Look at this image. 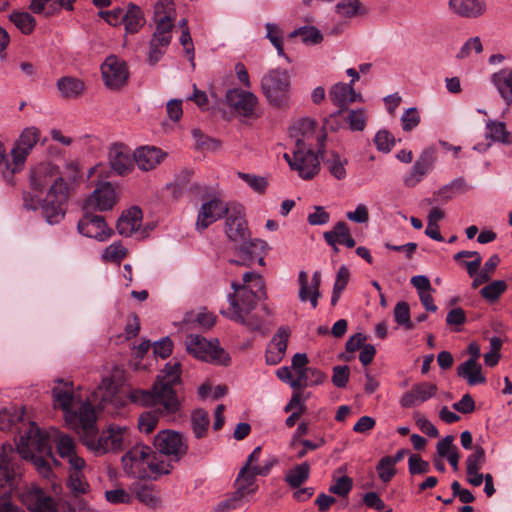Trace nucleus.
Returning a JSON list of instances; mask_svg holds the SVG:
<instances>
[{
  "label": "nucleus",
  "instance_id": "nucleus-32",
  "mask_svg": "<svg viewBox=\"0 0 512 512\" xmlns=\"http://www.w3.org/2000/svg\"><path fill=\"white\" fill-rule=\"evenodd\" d=\"M491 81L502 99L508 105L512 104V68H504L494 73Z\"/></svg>",
  "mask_w": 512,
  "mask_h": 512
},
{
  "label": "nucleus",
  "instance_id": "nucleus-54",
  "mask_svg": "<svg viewBox=\"0 0 512 512\" xmlns=\"http://www.w3.org/2000/svg\"><path fill=\"white\" fill-rule=\"evenodd\" d=\"M376 471L380 480L384 483L389 482L396 474V468L390 460V456H385L380 459L376 466Z\"/></svg>",
  "mask_w": 512,
  "mask_h": 512
},
{
  "label": "nucleus",
  "instance_id": "nucleus-18",
  "mask_svg": "<svg viewBox=\"0 0 512 512\" xmlns=\"http://www.w3.org/2000/svg\"><path fill=\"white\" fill-rule=\"evenodd\" d=\"M230 208L231 203H226L219 198H213L204 202L197 215L196 229L198 231L205 230L224 215L227 216Z\"/></svg>",
  "mask_w": 512,
  "mask_h": 512
},
{
  "label": "nucleus",
  "instance_id": "nucleus-64",
  "mask_svg": "<svg viewBox=\"0 0 512 512\" xmlns=\"http://www.w3.org/2000/svg\"><path fill=\"white\" fill-rule=\"evenodd\" d=\"M394 141V137L387 130H380L374 139L377 149L385 153H388L392 149Z\"/></svg>",
  "mask_w": 512,
  "mask_h": 512
},
{
  "label": "nucleus",
  "instance_id": "nucleus-38",
  "mask_svg": "<svg viewBox=\"0 0 512 512\" xmlns=\"http://www.w3.org/2000/svg\"><path fill=\"white\" fill-rule=\"evenodd\" d=\"M143 13L137 5L130 3L125 10L123 25L126 33H137L144 25Z\"/></svg>",
  "mask_w": 512,
  "mask_h": 512
},
{
  "label": "nucleus",
  "instance_id": "nucleus-59",
  "mask_svg": "<svg viewBox=\"0 0 512 512\" xmlns=\"http://www.w3.org/2000/svg\"><path fill=\"white\" fill-rule=\"evenodd\" d=\"M169 44L168 43H160L159 41H155L154 38H151L149 42V52H148V62L151 65H155L159 62L162 56L165 54Z\"/></svg>",
  "mask_w": 512,
  "mask_h": 512
},
{
  "label": "nucleus",
  "instance_id": "nucleus-63",
  "mask_svg": "<svg viewBox=\"0 0 512 512\" xmlns=\"http://www.w3.org/2000/svg\"><path fill=\"white\" fill-rule=\"evenodd\" d=\"M238 176L258 193H263L267 188L268 182L264 177L242 172H239Z\"/></svg>",
  "mask_w": 512,
  "mask_h": 512
},
{
  "label": "nucleus",
  "instance_id": "nucleus-37",
  "mask_svg": "<svg viewBox=\"0 0 512 512\" xmlns=\"http://www.w3.org/2000/svg\"><path fill=\"white\" fill-rule=\"evenodd\" d=\"M258 476L254 474V470L242 467L238 473L236 479V492L248 499V496L254 494L257 491V485L255 484V478Z\"/></svg>",
  "mask_w": 512,
  "mask_h": 512
},
{
  "label": "nucleus",
  "instance_id": "nucleus-24",
  "mask_svg": "<svg viewBox=\"0 0 512 512\" xmlns=\"http://www.w3.org/2000/svg\"><path fill=\"white\" fill-rule=\"evenodd\" d=\"M109 162L118 175H126L134 168L131 150L124 144H113L109 150Z\"/></svg>",
  "mask_w": 512,
  "mask_h": 512
},
{
  "label": "nucleus",
  "instance_id": "nucleus-19",
  "mask_svg": "<svg viewBox=\"0 0 512 512\" xmlns=\"http://www.w3.org/2000/svg\"><path fill=\"white\" fill-rule=\"evenodd\" d=\"M77 228L82 235L95 238L98 241H105L113 234V230L108 227L104 217L88 211L79 220Z\"/></svg>",
  "mask_w": 512,
  "mask_h": 512
},
{
  "label": "nucleus",
  "instance_id": "nucleus-42",
  "mask_svg": "<svg viewBox=\"0 0 512 512\" xmlns=\"http://www.w3.org/2000/svg\"><path fill=\"white\" fill-rule=\"evenodd\" d=\"M309 474L310 466L304 462L289 470L284 479L290 487L298 488L308 479Z\"/></svg>",
  "mask_w": 512,
  "mask_h": 512
},
{
  "label": "nucleus",
  "instance_id": "nucleus-2",
  "mask_svg": "<svg viewBox=\"0 0 512 512\" xmlns=\"http://www.w3.org/2000/svg\"><path fill=\"white\" fill-rule=\"evenodd\" d=\"M181 382V365L178 361L168 362L161 370L151 390H132L129 398L132 402L152 407L142 413L138 419L141 432L151 433L161 417L172 419L180 410L181 403L174 386Z\"/></svg>",
  "mask_w": 512,
  "mask_h": 512
},
{
  "label": "nucleus",
  "instance_id": "nucleus-20",
  "mask_svg": "<svg viewBox=\"0 0 512 512\" xmlns=\"http://www.w3.org/2000/svg\"><path fill=\"white\" fill-rule=\"evenodd\" d=\"M117 202L115 188L109 182L99 184L85 202L84 209H95L107 211L114 207Z\"/></svg>",
  "mask_w": 512,
  "mask_h": 512
},
{
  "label": "nucleus",
  "instance_id": "nucleus-21",
  "mask_svg": "<svg viewBox=\"0 0 512 512\" xmlns=\"http://www.w3.org/2000/svg\"><path fill=\"white\" fill-rule=\"evenodd\" d=\"M438 391V387L434 383L421 382L414 384L411 389L405 392L400 398V406L402 408H412L418 406L430 398L434 397Z\"/></svg>",
  "mask_w": 512,
  "mask_h": 512
},
{
  "label": "nucleus",
  "instance_id": "nucleus-47",
  "mask_svg": "<svg viewBox=\"0 0 512 512\" xmlns=\"http://www.w3.org/2000/svg\"><path fill=\"white\" fill-rule=\"evenodd\" d=\"M350 230L347 224L343 221H340L335 224L332 230L324 232L325 241L332 247H335V244H341L342 241L349 236Z\"/></svg>",
  "mask_w": 512,
  "mask_h": 512
},
{
  "label": "nucleus",
  "instance_id": "nucleus-61",
  "mask_svg": "<svg viewBox=\"0 0 512 512\" xmlns=\"http://www.w3.org/2000/svg\"><path fill=\"white\" fill-rule=\"evenodd\" d=\"M353 487V480L348 476H342L336 479L334 484L329 487V492L338 496H347Z\"/></svg>",
  "mask_w": 512,
  "mask_h": 512
},
{
  "label": "nucleus",
  "instance_id": "nucleus-57",
  "mask_svg": "<svg viewBox=\"0 0 512 512\" xmlns=\"http://www.w3.org/2000/svg\"><path fill=\"white\" fill-rule=\"evenodd\" d=\"M301 36L302 41L305 43L317 44L320 43L323 39L322 34L315 27H303L298 30L293 31L290 36Z\"/></svg>",
  "mask_w": 512,
  "mask_h": 512
},
{
  "label": "nucleus",
  "instance_id": "nucleus-17",
  "mask_svg": "<svg viewBox=\"0 0 512 512\" xmlns=\"http://www.w3.org/2000/svg\"><path fill=\"white\" fill-rule=\"evenodd\" d=\"M22 473L12 457L0 453V493L12 494L20 489Z\"/></svg>",
  "mask_w": 512,
  "mask_h": 512
},
{
  "label": "nucleus",
  "instance_id": "nucleus-41",
  "mask_svg": "<svg viewBox=\"0 0 512 512\" xmlns=\"http://www.w3.org/2000/svg\"><path fill=\"white\" fill-rule=\"evenodd\" d=\"M210 419L208 412L204 409H196L191 414V426L194 436L201 439L206 436Z\"/></svg>",
  "mask_w": 512,
  "mask_h": 512
},
{
  "label": "nucleus",
  "instance_id": "nucleus-27",
  "mask_svg": "<svg viewBox=\"0 0 512 512\" xmlns=\"http://www.w3.org/2000/svg\"><path fill=\"white\" fill-rule=\"evenodd\" d=\"M450 11L466 19H476L484 15L487 9L485 0H449Z\"/></svg>",
  "mask_w": 512,
  "mask_h": 512
},
{
  "label": "nucleus",
  "instance_id": "nucleus-33",
  "mask_svg": "<svg viewBox=\"0 0 512 512\" xmlns=\"http://www.w3.org/2000/svg\"><path fill=\"white\" fill-rule=\"evenodd\" d=\"M457 375L467 381L470 386L486 383L482 366L474 360H466L457 367Z\"/></svg>",
  "mask_w": 512,
  "mask_h": 512
},
{
  "label": "nucleus",
  "instance_id": "nucleus-5",
  "mask_svg": "<svg viewBox=\"0 0 512 512\" xmlns=\"http://www.w3.org/2000/svg\"><path fill=\"white\" fill-rule=\"evenodd\" d=\"M261 88L270 104L283 105L287 102L291 89L290 73L281 68L269 70L261 79Z\"/></svg>",
  "mask_w": 512,
  "mask_h": 512
},
{
  "label": "nucleus",
  "instance_id": "nucleus-62",
  "mask_svg": "<svg viewBox=\"0 0 512 512\" xmlns=\"http://www.w3.org/2000/svg\"><path fill=\"white\" fill-rule=\"evenodd\" d=\"M487 130V137L492 140L503 143L508 142V133L506 132L505 124L503 122L490 121L487 123Z\"/></svg>",
  "mask_w": 512,
  "mask_h": 512
},
{
  "label": "nucleus",
  "instance_id": "nucleus-60",
  "mask_svg": "<svg viewBox=\"0 0 512 512\" xmlns=\"http://www.w3.org/2000/svg\"><path fill=\"white\" fill-rule=\"evenodd\" d=\"M69 488L74 494H85L88 491L89 485L83 479L81 470H74L69 476Z\"/></svg>",
  "mask_w": 512,
  "mask_h": 512
},
{
  "label": "nucleus",
  "instance_id": "nucleus-25",
  "mask_svg": "<svg viewBox=\"0 0 512 512\" xmlns=\"http://www.w3.org/2000/svg\"><path fill=\"white\" fill-rule=\"evenodd\" d=\"M289 337L290 330L288 327L281 326L278 328L277 333L272 337L266 350L265 358L267 364L276 365L283 359Z\"/></svg>",
  "mask_w": 512,
  "mask_h": 512
},
{
  "label": "nucleus",
  "instance_id": "nucleus-16",
  "mask_svg": "<svg viewBox=\"0 0 512 512\" xmlns=\"http://www.w3.org/2000/svg\"><path fill=\"white\" fill-rule=\"evenodd\" d=\"M31 512H58L55 501L36 486H25L16 492Z\"/></svg>",
  "mask_w": 512,
  "mask_h": 512
},
{
  "label": "nucleus",
  "instance_id": "nucleus-26",
  "mask_svg": "<svg viewBox=\"0 0 512 512\" xmlns=\"http://www.w3.org/2000/svg\"><path fill=\"white\" fill-rule=\"evenodd\" d=\"M231 288L233 289V293L228 295V301L230 302V299L234 297V299H237V302H241V297L239 296L240 291L248 290L257 292L259 295V299L262 297H266V291H265V283L262 278V276L254 271L246 272L243 275V284H240L236 281L231 282Z\"/></svg>",
  "mask_w": 512,
  "mask_h": 512
},
{
  "label": "nucleus",
  "instance_id": "nucleus-3",
  "mask_svg": "<svg viewBox=\"0 0 512 512\" xmlns=\"http://www.w3.org/2000/svg\"><path fill=\"white\" fill-rule=\"evenodd\" d=\"M29 182L34 191L41 192L48 187V192L42 199V214L49 224L59 223L65 215L69 187L58 167L52 163L37 165L30 172Z\"/></svg>",
  "mask_w": 512,
  "mask_h": 512
},
{
  "label": "nucleus",
  "instance_id": "nucleus-4",
  "mask_svg": "<svg viewBox=\"0 0 512 512\" xmlns=\"http://www.w3.org/2000/svg\"><path fill=\"white\" fill-rule=\"evenodd\" d=\"M125 473L137 479H154L170 474L173 466L160 459L156 452L143 443L136 444L122 458Z\"/></svg>",
  "mask_w": 512,
  "mask_h": 512
},
{
  "label": "nucleus",
  "instance_id": "nucleus-40",
  "mask_svg": "<svg viewBox=\"0 0 512 512\" xmlns=\"http://www.w3.org/2000/svg\"><path fill=\"white\" fill-rule=\"evenodd\" d=\"M248 502V499L240 495L239 492L234 491L229 497L218 502L212 512H234L243 509Z\"/></svg>",
  "mask_w": 512,
  "mask_h": 512
},
{
  "label": "nucleus",
  "instance_id": "nucleus-50",
  "mask_svg": "<svg viewBox=\"0 0 512 512\" xmlns=\"http://www.w3.org/2000/svg\"><path fill=\"white\" fill-rule=\"evenodd\" d=\"M127 255V249L120 241H115L109 245L102 254L105 261L119 264Z\"/></svg>",
  "mask_w": 512,
  "mask_h": 512
},
{
  "label": "nucleus",
  "instance_id": "nucleus-52",
  "mask_svg": "<svg viewBox=\"0 0 512 512\" xmlns=\"http://www.w3.org/2000/svg\"><path fill=\"white\" fill-rule=\"evenodd\" d=\"M175 8L173 0H158L154 6V20L174 21Z\"/></svg>",
  "mask_w": 512,
  "mask_h": 512
},
{
  "label": "nucleus",
  "instance_id": "nucleus-29",
  "mask_svg": "<svg viewBox=\"0 0 512 512\" xmlns=\"http://www.w3.org/2000/svg\"><path fill=\"white\" fill-rule=\"evenodd\" d=\"M142 219V210L137 206L130 207L119 217L116 229L121 236L130 237L139 230Z\"/></svg>",
  "mask_w": 512,
  "mask_h": 512
},
{
  "label": "nucleus",
  "instance_id": "nucleus-34",
  "mask_svg": "<svg viewBox=\"0 0 512 512\" xmlns=\"http://www.w3.org/2000/svg\"><path fill=\"white\" fill-rule=\"evenodd\" d=\"M357 98H360V95L356 94L351 84L339 82L329 91V99L339 107H344L356 101Z\"/></svg>",
  "mask_w": 512,
  "mask_h": 512
},
{
  "label": "nucleus",
  "instance_id": "nucleus-11",
  "mask_svg": "<svg viewBox=\"0 0 512 512\" xmlns=\"http://www.w3.org/2000/svg\"><path fill=\"white\" fill-rule=\"evenodd\" d=\"M291 169L296 171L299 177L304 180L312 179L320 170L318 154L312 150L311 144L307 145L303 139H297L295 142Z\"/></svg>",
  "mask_w": 512,
  "mask_h": 512
},
{
  "label": "nucleus",
  "instance_id": "nucleus-43",
  "mask_svg": "<svg viewBox=\"0 0 512 512\" xmlns=\"http://www.w3.org/2000/svg\"><path fill=\"white\" fill-rule=\"evenodd\" d=\"M336 11L346 18L367 14V9L361 5L360 0H341L336 5Z\"/></svg>",
  "mask_w": 512,
  "mask_h": 512
},
{
  "label": "nucleus",
  "instance_id": "nucleus-56",
  "mask_svg": "<svg viewBox=\"0 0 512 512\" xmlns=\"http://www.w3.org/2000/svg\"><path fill=\"white\" fill-rule=\"evenodd\" d=\"M305 401L306 397H303L299 390H294L290 401L284 407V411L286 413L293 411L301 417L307 410Z\"/></svg>",
  "mask_w": 512,
  "mask_h": 512
},
{
  "label": "nucleus",
  "instance_id": "nucleus-53",
  "mask_svg": "<svg viewBox=\"0 0 512 512\" xmlns=\"http://www.w3.org/2000/svg\"><path fill=\"white\" fill-rule=\"evenodd\" d=\"M486 462L485 450L482 446L476 445L473 452L466 459V470L480 471Z\"/></svg>",
  "mask_w": 512,
  "mask_h": 512
},
{
  "label": "nucleus",
  "instance_id": "nucleus-23",
  "mask_svg": "<svg viewBox=\"0 0 512 512\" xmlns=\"http://www.w3.org/2000/svg\"><path fill=\"white\" fill-rule=\"evenodd\" d=\"M54 442L59 456L67 459L73 470H82L85 467V461L76 454V444L72 437L56 431Z\"/></svg>",
  "mask_w": 512,
  "mask_h": 512
},
{
  "label": "nucleus",
  "instance_id": "nucleus-36",
  "mask_svg": "<svg viewBox=\"0 0 512 512\" xmlns=\"http://www.w3.org/2000/svg\"><path fill=\"white\" fill-rule=\"evenodd\" d=\"M57 88L63 98L76 99L80 97L84 90V82L76 77L63 76L57 80Z\"/></svg>",
  "mask_w": 512,
  "mask_h": 512
},
{
  "label": "nucleus",
  "instance_id": "nucleus-6",
  "mask_svg": "<svg viewBox=\"0 0 512 512\" xmlns=\"http://www.w3.org/2000/svg\"><path fill=\"white\" fill-rule=\"evenodd\" d=\"M239 296L241 297V302H237V299H234V297L230 299V319L246 326L251 331H260L263 321L256 316H249L251 311L257 306L258 300H260L259 295L257 292L242 289Z\"/></svg>",
  "mask_w": 512,
  "mask_h": 512
},
{
  "label": "nucleus",
  "instance_id": "nucleus-1",
  "mask_svg": "<svg viewBox=\"0 0 512 512\" xmlns=\"http://www.w3.org/2000/svg\"><path fill=\"white\" fill-rule=\"evenodd\" d=\"M119 387L120 384L113 376L103 377L90 398L80 406V429L77 433L82 443L97 454L121 450L129 436V430L126 427H110L107 431L98 435L96 414L91 403H98L102 409H106L109 405L113 408L123 406L124 400L120 395Z\"/></svg>",
  "mask_w": 512,
  "mask_h": 512
},
{
  "label": "nucleus",
  "instance_id": "nucleus-45",
  "mask_svg": "<svg viewBox=\"0 0 512 512\" xmlns=\"http://www.w3.org/2000/svg\"><path fill=\"white\" fill-rule=\"evenodd\" d=\"M324 164L335 178L339 180L345 178L347 160L342 159L338 153L331 152L330 156L324 161Z\"/></svg>",
  "mask_w": 512,
  "mask_h": 512
},
{
  "label": "nucleus",
  "instance_id": "nucleus-55",
  "mask_svg": "<svg viewBox=\"0 0 512 512\" xmlns=\"http://www.w3.org/2000/svg\"><path fill=\"white\" fill-rule=\"evenodd\" d=\"M24 416L23 409H14V412H10L6 409L0 412V430H8L18 422L22 421Z\"/></svg>",
  "mask_w": 512,
  "mask_h": 512
},
{
  "label": "nucleus",
  "instance_id": "nucleus-58",
  "mask_svg": "<svg viewBox=\"0 0 512 512\" xmlns=\"http://www.w3.org/2000/svg\"><path fill=\"white\" fill-rule=\"evenodd\" d=\"M346 120L353 131H362L366 126V115L362 109L349 110Z\"/></svg>",
  "mask_w": 512,
  "mask_h": 512
},
{
  "label": "nucleus",
  "instance_id": "nucleus-35",
  "mask_svg": "<svg viewBox=\"0 0 512 512\" xmlns=\"http://www.w3.org/2000/svg\"><path fill=\"white\" fill-rule=\"evenodd\" d=\"M327 379V375L317 368L309 367L302 370L295 377V381L292 383L294 390H299L308 386H315L323 384Z\"/></svg>",
  "mask_w": 512,
  "mask_h": 512
},
{
  "label": "nucleus",
  "instance_id": "nucleus-51",
  "mask_svg": "<svg viewBox=\"0 0 512 512\" xmlns=\"http://www.w3.org/2000/svg\"><path fill=\"white\" fill-rule=\"evenodd\" d=\"M394 318L398 325L403 326L406 330H412L414 324L410 320V308L408 303L398 302L394 307Z\"/></svg>",
  "mask_w": 512,
  "mask_h": 512
},
{
  "label": "nucleus",
  "instance_id": "nucleus-46",
  "mask_svg": "<svg viewBox=\"0 0 512 512\" xmlns=\"http://www.w3.org/2000/svg\"><path fill=\"white\" fill-rule=\"evenodd\" d=\"M155 31L152 38L160 43H171L172 29L174 28V21L171 20H154Z\"/></svg>",
  "mask_w": 512,
  "mask_h": 512
},
{
  "label": "nucleus",
  "instance_id": "nucleus-39",
  "mask_svg": "<svg viewBox=\"0 0 512 512\" xmlns=\"http://www.w3.org/2000/svg\"><path fill=\"white\" fill-rule=\"evenodd\" d=\"M131 490L135 494L136 498L144 505L150 508H156L159 505V497L152 486L135 483L131 487Z\"/></svg>",
  "mask_w": 512,
  "mask_h": 512
},
{
  "label": "nucleus",
  "instance_id": "nucleus-28",
  "mask_svg": "<svg viewBox=\"0 0 512 512\" xmlns=\"http://www.w3.org/2000/svg\"><path fill=\"white\" fill-rule=\"evenodd\" d=\"M299 288V299L302 302L310 300L313 308L318 305V298L320 297L319 287L321 284V274L315 271L312 277L310 286H308V273L306 271H300L298 276Z\"/></svg>",
  "mask_w": 512,
  "mask_h": 512
},
{
  "label": "nucleus",
  "instance_id": "nucleus-12",
  "mask_svg": "<svg viewBox=\"0 0 512 512\" xmlns=\"http://www.w3.org/2000/svg\"><path fill=\"white\" fill-rule=\"evenodd\" d=\"M104 85L110 90H120L129 78L127 63L116 55H109L101 65Z\"/></svg>",
  "mask_w": 512,
  "mask_h": 512
},
{
  "label": "nucleus",
  "instance_id": "nucleus-48",
  "mask_svg": "<svg viewBox=\"0 0 512 512\" xmlns=\"http://www.w3.org/2000/svg\"><path fill=\"white\" fill-rule=\"evenodd\" d=\"M316 126V122L310 118L301 119L296 123V125L292 128L291 136L297 139H303L304 143L309 139V137L313 134Z\"/></svg>",
  "mask_w": 512,
  "mask_h": 512
},
{
  "label": "nucleus",
  "instance_id": "nucleus-49",
  "mask_svg": "<svg viewBox=\"0 0 512 512\" xmlns=\"http://www.w3.org/2000/svg\"><path fill=\"white\" fill-rule=\"evenodd\" d=\"M507 289V284L503 280H495L480 290V295L489 302L496 301Z\"/></svg>",
  "mask_w": 512,
  "mask_h": 512
},
{
  "label": "nucleus",
  "instance_id": "nucleus-31",
  "mask_svg": "<svg viewBox=\"0 0 512 512\" xmlns=\"http://www.w3.org/2000/svg\"><path fill=\"white\" fill-rule=\"evenodd\" d=\"M235 244L239 260H230V263L240 266H251L258 257L257 250L263 248L261 240L251 239V237Z\"/></svg>",
  "mask_w": 512,
  "mask_h": 512
},
{
  "label": "nucleus",
  "instance_id": "nucleus-8",
  "mask_svg": "<svg viewBox=\"0 0 512 512\" xmlns=\"http://www.w3.org/2000/svg\"><path fill=\"white\" fill-rule=\"evenodd\" d=\"M185 345L187 352L197 359L221 365L230 362L229 355L219 347L217 341H208L200 335L190 334L186 337Z\"/></svg>",
  "mask_w": 512,
  "mask_h": 512
},
{
  "label": "nucleus",
  "instance_id": "nucleus-10",
  "mask_svg": "<svg viewBox=\"0 0 512 512\" xmlns=\"http://www.w3.org/2000/svg\"><path fill=\"white\" fill-rule=\"evenodd\" d=\"M18 449L19 453L26 459L28 455L45 454L48 458L53 459L55 464H58L52 453L49 436L41 431L34 422L29 423L28 430L20 436Z\"/></svg>",
  "mask_w": 512,
  "mask_h": 512
},
{
  "label": "nucleus",
  "instance_id": "nucleus-13",
  "mask_svg": "<svg viewBox=\"0 0 512 512\" xmlns=\"http://www.w3.org/2000/svg\"><path fill=\"white\" fill-rule=\"evenodd\" d=\"M52 396L56 403L55 405L63 410L66 423L77 432L80 429V409L78 412L72 409L74 400L72 382H64L62 379H58L57 385L52 389Z\"/></svg>",
  "mask_w": 512,
  "mask_h": 512
},
{
  "label": "nucleus",
  "instance_id": "nucleus-15",
  "mask_svg": "<svg viewBox=\"0 0 512 512\" xmlns=\"http://www.w3.org/2000/svg\"><path fill=\"white\" fill-rule=\"evenodd\" d=\"M436 160V147L430 146L424 149L409 172L403 177V184L409 188L415 187L433 170Z\"/></svg>",
  "mask_w": 512,
  "mask_h": 512
},
{
  "label": "nucleus",
  "instance_id": "nucleus-22",
  "mask_svg": "<svg viewBox=\"0 0 512 512\" xmlns=\"http://www.w3.org/2000/svg\"><path fill=\"white\" fill-rule=\"evenodd\" d=\"M226 101L238 114L249 117L254 113L257 97L252 92L230 89L226 93Z\"/></svg>",
  "mask_w": 512,
  "mask_h": 512
},
{
  "label": "nucleus",
  "instance_id": "nucleus-30",
  "mask_svg": "<svg viewBox=\"0 0 512 512\" xmlns=\"http://www.w3.org/2000/svg\"><path fill=\"white\" fill-rule=\"evenodd\" d=\"M165 157V153L155 146H142L133 153L134 162L142 171L154 169Z\"/></svg>",
  "mask_w": 512,
  "mask_h": 512
},
{
  "label": "nucleus",
  "instance_id": "nucleus-14",
  "mask_svg": "<svg viewBox=\"0 0 512 512\" xmlns=\"http://www.w3.org/2000/svg\"><path fill=\"white\" fill-rule=\"evenodd\" d=\"M225 234L227 238L234 242H243L250 237L245 208L242 204L231 202V208L225 219Z\"/></svg>",
  "mask_w": 512,
  "mask_h": 512
},
{
  "label": "nucleus",
  "instance_id": "nucleus-44",
  "mask_svg": "<svg viewBox=\"0 0 512 512\" xmlns=\"http://www.w3.org/2000/svg\"><path fill=\"white\" fill-rule=\"evenodd\" d=\"M9 19L23 34L32 33L36 26L34 17L27 12H13Z\"/></svg>",
  "mask_w": 512,
  "mask_h": 512
},
{
  "label": "nucleus",
  "instance_id": "nucleus-9",
  "mask_svg": "<svg viewBox=\"0 0 512 512\" xmlns=\"http://www.w3.org/2000/svg\"><path fill=\"white\" fill-rule=\"evenodd\" d=\"M41 132L37 127L31 126L25 128L14 147L10 152L11 161L6 162V169L15 174L22 170L26 162L27 156L33 150L35 145L40 141Z\"/></svg>",
  "mask_w": 512,
  "mask_h": 512
},
{
  "label": "nucleus",
  "instance_id": "nucleus-7",
  "mask_svg": "<svg viewBox=\"0 0 512 512\" xmlns=\"http://www.w3.org/2000/svg\"><path fill=\"white\" fill-rule=\"evenodd\" d=\"M153 445L158 452L157 455L160 459L165 456L167 459L163 461L178 463L188 451V445L183 436L173 430H162L154 437Z\"/></svg>",
  "mask_w": 512,
  "mask_h": 512
}]
</instances>
